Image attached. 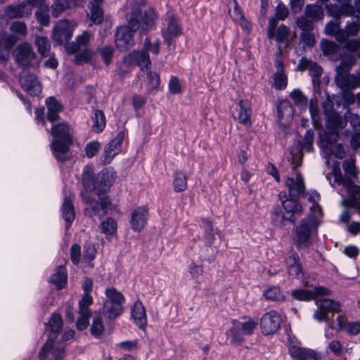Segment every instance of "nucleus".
I'll return each instance as SVG.
<instances>
[{
  "label": "nucleus",
  "instance_id": "f257e3e1",
  "mask_svg": "<svg viewBox=\"0 0 360 360\" xmlns=\"http://www.w3.org/2000/svg\"><path fill=\"white\" fill-rule=\"evenodd\" d=\"M71 127L66 122L52 123L51 132L54 137L51 144L52 153L58 162H65L71 158L70 146L72 143Z\"/></svg>",
  "mask_w": 360,
  "mask_h": 360
},
{
  "label": "nucleus",
  "instance_id": "f03ea898",
  "mask_svg": "<svg viewBox=\"0 0 360 360\" xmlns=\"http://www.w3.org/2000/svg\"><path fill=\"white\" fill-rule=\"evenodd\" d=\"M360 30V24H347L342 29L340 24H326L325 32L327 35L334 37L339 42H345V48L351 52L360 49V39H351Z\"/></svg>",
  "mask_w": 360,
  "mask_h": 360
},
{
  "label": "nucleus",
  "instance_id": "7ed1b4c3",
  "mask_svg": "<svg viewBox=\"0 0 360 360\" xmlns=\"http://www.w3.org/2000/svg\"><path fill=\"white\" fill-rule=\"evenodd\" d=\"M319 223L312 214L302 219L298 225L292 229V239L298 248H307L313 234L317 233Z\"/></svg>",
  "mask_w": 360,
  "mask_h": 360
},
{
  "label": "nucleus",
  "instance_id": "20e7f679",
  "mask_svg": "<svg viewBox=\"0 0 360 360\" xmlns=\"http://www.w3.org/2000/svg\"><path fill=\"white\" fill-rule=\"evenodd\" d=\"M105 295L106 298L103 303V314L109 320L116 319L123 312L125 298L122 293L114 287L106 288Z\"/></svg>",
  "mask_w": 360,
  "mask_h": 360
},
{
  "label": "nucleus",
  "instance_id": "39448f33",
  "mask_svg": "<svg viewBox=\"0 0 360 360\" xmlns=\"http://www.w3.org/2000/svg\"><path fill=\"white\" fill-rule=\"evenodd\" d=\"M12 34L3 33L0 39V61H6L8 59V51L20 39V36L27 34L26 24H11L10 27Z\"/></svg>",
  "mask_w": 360,
  "mask_h": 360
},
{
  "label": "nucleus",
  "instance_id": "423d86ee",
  "mask_svg": "<svg viewBox=\"0 0 360 360\" xmlns=\"http://www.w3.org/2000/svg\"><path fill=\"white\" fill-rule=\"evenodd\" d=\"M81 197L82 201L85 203L84 213L86 216L91 218L97 217L99 219L104 217L108 212L109 206L111 205L110 200L108 197H98L101 202L91 198L87 193L82 192Z\"/></svg>",
  "mask_w": 360,
  "mask_h": 360
},
{
  "label": "nucleus",
  "instance_id": "0eeeda50",
  "mask_svg": "<svg viewBox=\"0 0 360 360\" xmlns=\"http://www.w3.org/2000/svg\"><path fill=\"white\" fill-rule=\"evenodd\" d=\"M13 55L15 63L22 68H30L39 65L37 54L28 42H22L18 45Z\"/></svg>",
  "mask_w": 360,
  "mask_h": 360
},
{
  "label": "nucleus",
  "instance_id": "6e6552de",
  "mask_svg": "<svg viewBox=\"0 0 360 360\" xmlns=\"http://www.w3.org/2000/svg\"><path fill=\"white\" fill-rule=\"evenodd\" d=\"M151 45L150 39L146 38L144 41L143 50L141 51H134L129 53L123 58V65L127 67L139 65L141 70L148 69L151 65L148 53Z\"/></svg>",
  "mask_w": 360,
  "mask_h": 360
},
{
  "label": "nucleus",
  "instance_id": "1a4fd4ad",
  "mask_svg": "<svg viewBox=\"0 0 360 360\" xmlns=\"http://www.w3.org/2000/svg\"><path fill=\"white\" fill-rule=\"evenodd\" d=\"M339 135L338 134H333L330 136L322 137L321 148L324 153V158L327 165L330 164L331 155L338 159H342L345 157V153L342 146L337 143Z\"/></svg>",
  "mask_w": 360,
  "mask_h": 360
},
{
  "label": "nucleus",
  "instance_id": "9d476101",
  "mask_svg": "<svg viewBox=\"0 0 360 360\" xmlns=\"http://www.w3.org/2000/svg\"><path fill=\"white\" fill-rule=\"evenodd\" d=\"M314 131L312 129H308L302 141H299L296 147H292L290 149V155H292V165L293 170H296L302 162V150L304 149L307 152L313 150Z\"/></svg>",
  "mask_w": 360,
  "mask_h": 360
},
{
  "label": "nucleus",
  "instance_id": "9b49d317",
  "mask_svg": "<svg viewBox=\"0 0 360 360\" xmlns=\"http://www.w3.org/2000/svg\"><path fill=\"white\" fill-rule=\"evenodd\" d=\"M56 337H50L42 346L39 353V360H46L51 357L53 360H63L65 356V347L56 341Z\"/></svg>",
  "mask_w": 360,
  "mask_h": 360
},
{
  "label": "nucleus",
  "instance_id": "f8f14e48",
  "mask_svg": "<svg viewBox=\"0 0 360 360\" xmlns=\"http://www.w3.org/2000/svg\"><path fill=\"white\" fill-rule=\"evenodd\" d=\"M317 309L314 313L316 321H328L330 320L329 312H337L340 309V304L330 299H319L316 301Z\"/></svg>",
  "mask_w": 360,
  "mask_h": 360
},
{
  "label": "nucleus",
  "instance_id": "ddd939ff",
  "mask_svg": "<svg viewBox=\"0 0 360 360\" xmlns=\"http://www.w3.org/2000/svg\"><path fill=\"white\" fill-rule=\"evenodd\" d=\"M137 24H127L121 25L117 29L115 33L116 45L120 51H126L131 47L134 44L132 29Z\"/></svg>",
  "mask_w": 360,
  "mask_h": 360
},
{
  "label": "nucleus",
  "instance_id": "4468645a",
  "mask_svg": "<svg viewBox=\"0 0 360 360\" xmlns=\"http://www.w3.org/2000/svg\"><path fill=\"white\" fill-rule=\"evenodd\" d=\"M124 138V132L120 131L116 137L105 147L103 153L100 157V162L103 165L110 163L115 156L120 153Z\"/></svg>",
  "mask_w": 360,
  "mask_h": 360
},
{
  "label": "nucleus",
  "instance_id": "2eb2a0df",
  "mask_svg": "<svg viewBox=\"0 0 360 360\" xmlns=\"http://www.w3.org/2000/svg\"><path fill=\"white\" fill-rule=\"evenodd\" d=\"M281 50L279 49L276 53V58L275 60L276 71L273 75L272 86L276 90H284L288 84V75L284 70V63L281 58Z\"/></svg>",
  "mask_w": 360,
  "mask_h": 360
},
{
  "label": "nucleus",
  "instance_id": "dca6fc26",
  "mask_svg": "<svg viewBox=\"0 0 360 360\" xmlns=\"http://www.w3.org/2000/svg\"><path fill=\"white\" fill-rule=\"evenodd\" d=\"M282 319L276 311L264 314L260 319V327L263 334L270 335L276 333L280 328Z\"/></svg>",
  "mask_w": 360,
  "mask_h": 360
},
{
  "label": "nucleus",
  "instance_id": "f3484780",
  "mask_svg": "<svg viewBox=\"0 0 360 360\" xmlns=\"http://www.w3.org/2000/svg\"><path fill=\"white\" fill-rule=\"evenodd\" d=\"M251 114V105L248 100H240L236 107L232 110V115L234 120L248 128L252 126Z\"/></svg>",
  "mask_w": 360,
  "mask_h": 360
},
{
  "label": "nucleus",
  "instance_id": "a211bd4d",
  "mask_svg": "<svg viewBox=\"0 0 360 360\" xmlns=\"http://www.w3.org/2000/svg\"><path fill=\"white\" fill-rule=\"evenodd\" d=\"M32 13V8L25 3L16 5H10L1 13V20L8 21L10 20L23 18Z\"/></svg>",
  "mask_w": 360,
  "mask_h": 360
},
{
  "label": "nucleus",
  "instance_id": "6ab92c4d",
  "mask_svg": "<svg viewBox=\"0 0 360 360\" xmlns=\"http://www.w3.org/2000/svg\"><path fill=\"white\" fill-rule=\"evenodd\" d=\"M115 179V172L112 168L102 170L97 176L96 195L103 196L110 188Z\"/></svg>",
  "mask_w": 360,
  "mask_h": 360
},
{
  "label": "nucleus",
  "instance_id": "aec40b11",
  "mask_svg": "<svg viewBox=\"0 0 360 360\" xmlns=\"http://www.w3.org/2000/svg\"><path fill=\"white\" fill-rule=\"evenodd\" d=\"M19 80L22 88L31 96H37L41 92V84L35 75L22 72Z\"/></svg>",
  "mask_w": 360,
  "mask_h": 360
},
{
  "label": "nucleus",
  "instance_id": "412c9836",
  "mask_svg": "<svg viewBox=\"0 0 360 360\" xmlns=\"http://www.w3.org/2000/svg\"><path fill=\"white\" fill-rule=\"evenodd\" d=\"M331 291L323 286H319L314 288L313 290L297 289L292 291L291 295L299 301H310L315 299L317 296L330 295Z\"/></svg>",
  "mask_w": 360,
  "mask_h": 360
},
{
  "label": "nucleus",
  "instance_id": "4be33fe9",
  "mask_svg": "<svg viewBox=\"0 0 360 360\" xmlns=\"http://www.w3.org/2000/svg\"><path fill=\"white\" fill-rule=\"evenodd\" d=\"M289 354L294 360H323V356L318 352L309 348L291 346Z\"/></svg>",
  "mask_w": 360,
  "mask_h": 360
},
{
  "label": "nucleus",
  "instance_id": "5701e85b",
  "mask_svg": "<svg viewBox=\"0 0 360 360\" xmlns=\"http://www.w3.org/2000/svg\"><path fill=\"white\" fill-rule=\"evenodd\" d=\"M148 210L143 206L136 208L131 213L130 226L133 231H140L146 224Z\"/></svg>",
  "mask_w": 360,
  "mask_h": 360
},
{
  "label": "nucleus",
  "instance_id": "b1692460",
  "mask_svg": "<svg viewBox=\"0 0 360 360\" xmlns=\"http://www.w3.org/2000/svg\"><path fill=\"white\" fill-rule=\"evenodd\" d=\"M297 69L301 71L308 70L312 78L314 85L320 82L319 78L323 73V70L316 63L306 58H302L298 63Z\"/></svg>",
  "mask_w": 360,
  "mask_h": 360
},
{
  "label": "nucleus",
  "instance_id": "393cba45",
  "mask_svg": "<svg viewBox=\"0 0 360 360\" xmlns=\"http://www.w3.org/2000/svg\"><path fill=\"white\" fill-rule=\"evenodd\" d=\"M347 124L346 120L337 112H332L327 116L326 127L328 132L323 136H330L333 134L339 135V131Z\"/></svg>",
  "mask_w": 360,
  "mask_h": 360
},
{
  "label": "nucleus",
  "instance_id": "a878e982",
  "mask_svg": "<svg viewBox=\"0 0 360 360\" xmlns=\"http://www.w3.org/2000/svg\"><path fill=\"white\" fill-rule=\"evenodd\" d=\"M332 328L345 330L349 335H356L360 333V322H347V319L338 315L333 321Z\"/></svg>",
  "mask_w": 360,
  "mask_h": 360
},
{
  "label": "nucleus",
  "instance_id": "bb28decb",
  "mask_svg": "<svg viewBox=\"0 0 360 360\" xmlns=\"http://www.w3.org/2000/svg\"><path fill=\"white\" fill-rule=\"evenodd\" d=\"M157 20V14L154 8H149L143 13L140 8L132 9L129 18V22H149Z\"/></svg>",
  "mask_w": 360,
  "mask_h": 360
},
{
  "label": "nucleus",
  "instance_id": "cd10ccee",
  "mask_svg": "<svg viewBox=\"0 0 360 360\" xmlns=\"http://www.w3.org/2000/svg\"><path fill=\"white\" fill-rule=\"evenodd\" d=\"M289 195L292 198H297L304 191V179L301 174L296 173L295 177H288L285 181Z\"/></svg>",
  "mask_w": 360,
  "mask_h": 360
},
{
  "label": "nucleus",
  "instance_id": "c85d7f7f",
  "mask_svg": "<svg viewBox=\"0 0 360 360\" xmlns=\"http://www.w3.org/2000/svg\"><path fill=\"white\" fill-rule=\"evenodd\" d=\"M277 112L280 123L285 125L292 120L295 110L290 101H283L279 103Z\"/></svg>",
  "mask_w": 360,
  "mask_h": 360
},
{
  "label": "nucleus",
  "instance_id": "c756f323",
  "mask_svg": "<svg viewBox=\"0 0 360 360\" xmlns=\"http://www.w3.org/2000/svg\"><path fill=\"white\" fill-rule=\"evenodd\" d=\"M276 25L277 24H269L267 35L269 39H275L278 44H281L286 41L289 30L283 24L278 27Z\"/></svg>",
  "mask_w": 360,
  "mask_h": 360
},
{
  "label": "nucleus",
  "instance_id": "7c9ffc66",
  "mask_svg": "<svg viewBox=\"0 0 360 360\" xmlns=\"http://www.w3.org/2000/svg\"><path fill=\"white\" fill-rule=\"evenodd\" d=\"M327 8L329 13L336 18L340 17L341 15H356L359 18L358 14H360V0H358L356 3V11H354L348 5H343L341 8H339L337 5H327Z\"/></svg>",
  "mask_w": 360,
  "mask_h": 360
},
{
  "label": "nucleus",
  "instance_id": "2f4dec72",
  "mask_svg": "<svg viewBox=\"0 0 360 360\" xmlns=\"http://www.w3.org/2000/svg\"><path fill=\"white\" fill-rule=\"evenodd\" d=\"M69 25H56L53 28L52 37L58 45H61L65 41H68L72 38L73 29Z\"/></svg>",
  "mask_w": 360,
  "mask_h": 360
},
{
  "label": "nucleus",
  "instance_id": "473e14b6",
  "mask_svg": "<svg viewBox=\"0 0 360 360\" xmlns=\"http://www.w3.org/2000/svg\"><path fill=\"white\" fill-rule=\"evenodd\" d=\"M131 317L139 328L143 329L147 324L145 307L140 301H136L131 308Z\"/></svg>",
  "mask_w": 360,
  "mask_h": 360
},
{
  "label": "nucleus",
  "instance_id": "72a5a7b5",
  "mask_svg": "<svg viewBox=\"0 0 360 360\" xmlns=\"http://www.w3.org/2000/svg\"><path fill=\"white\" fill-rule=\"evenodd\" d=\"M286 267L290 275L300 278L302 277V266L297 253L292 252L286 259Z\"/></svg>",
  "mask_w": 360,
  "mask_h": 360
},
{
  "label": "nucleus",
  "instance_id": "f704fd0d",
  "mask_svg": "<svg viewBox=\"0 0 360 360\" xmlns=\"http://www.w3.org/2000/svg\"><path fill=\"white\" fill-rule=\"evenodd\" d=\"M46 104L48 110L46 114L48 121L51 123L57 122L59 120L58 113L63 110L61 104L52 96L46 98Z\"/></svg>",
  "mask_w": 360,
  "mask_h": 360
},
{
  "label": "nucleus",
  "instance_id": "c9c22d12",
  "mask_svg": "<svg viewBox=\"0 0 360 360\" xmlns=\"http://www.w3.org/2000/svg\"><path fill=\"white\" fill-rule=\"evenodd\" d=\"M62 217L66 222V228L68 229L75 217V212L72 200L70 197L65 196L60 207Z\"/></svg>",
  "mask_w": 360,
  "mask_h": 360
},
{
  "label": "nucleus",
  "instance_id": "e433bc0d",
  "mask_svg": "<svg viewBox=\"0 0 360 360\" xmlns=\"http://www.w3.org/2000/svg\"><path fill=\"white\" fill-rule=\"evenodd\" d=\"M340 67H338V75L335 78L336 83L342 89H354V75H350L347 71L340 72Z\"/></svg>",
  "mask_w": 360,
  "mask_h": 360
},
{
  "label": "nucleus",
  "instance_id": "4c0bfd02",
  "mask_svg": "<svg viewBox=\"0 0 360 360\" xmlns=\"http://www.w3.org/2000/svg\"><path fill=\"white\" fill-rule=\"evenodd\" d=\"M82 181L86 190L85 193L96 191L97 178L95 179L92 167L85 166L83 169Z\"/></svg>",
  "mask_w": 360,
  "mask_h": 360
},
{
  "label": "nucleus",
  "instance_id": "58836bf2",
  "mask_svg": "<svg viewBox=\"0 0 360 360\" xmlns=\"http://www.w3.org/2000/svg\"><path fill=\"white\" fill-rule=\"evenodd\" d=\"M282 205L286 214L292 216V218H295V214H300L302 212V206L295 198L290 197V198L283 200Z\"/></svg>",
  "mask_w": 360,
  "mask_h": 360
},
{
  "label": "nucleus",
  "instance_id": "ea45409f",
  "mask_svg": "<svg viewBox=\"0 0 360 360\" xmlns=\"http://www.w3.org/2000/svg\"><path fill=\"white\" fill-rule=\"evenodd\" d=\"M232 323L233 326L231 328L226 332V335L230 338L231 344L236 345L243 340L244 334L240 328V322L233 320Z\"/></svg>",
  "mask_w": 360,
  "mask_h": 360
},
{
  "label": "nucleus",
  "instance_id": "a19ab883",
  "mask_svg": "<svg viewBox=\"0 0 360 360\" xmlns=\"http://www.w3.org/2000/svg\"><path fill=\"white\" fill-rule=\"evenodd\" d=\"M91 38V34L89 32H84L76 39V43L67 44L65 49L70 54L76 53L79 50L80 46H86Z\"/></svg>",
  "mask_w": 360,
  "mask_h": 360
},
{
  "label": "nucleus",
  "instance_id": "79ce46f5",
  "mask_svg": "<svg viewBox=\"0 0 360 360\" xmlns=\"http://www.w3.org/2000/svg\"><path fill=\"white\" fill-rule=\"evenodd\" d=\"M271 221L275 226H281L285 221H290L292 224L296 222V219L292 216L284 214L279 207H274L271 214Z\"/></svg>",
  "mask_w": 360,
  "mask_h": 360
},
{
  "label": "nucleus",
  "instance_id": "37998d69",
  "mask_svg": "<svg viewBox=\"0 0 360 360\" xmlns=\"http://www.w3.org/2000/svg\"><path fill=\"white\" fill-rule=\"evenodd\" d=\"M66 269L63 265H60L57 271L50 278V282L54 284L57 288H63L67 283Z\"/></svg>",
  "mask_w": 360,
  "mask_h": 360
},
{
  "label": "nucleus",
  "instance_id": "c03bdc74",
  "mask_svg": "<svg viewBox=\"0 0 360 360\" xmlns=\"http://www.w3.org/2000/svg\"><path fill=\"white\" fill-rule=\"evenodd\" d=\"M91 119L93 122L92 130L96 133H101L106 125L104 112L101 110H95Z\"/></svg>",
  "mask_w": 360,
  "mask_h": 360
},
{
  "label": "nucleus",
  "instance_id": "a18cd8bd",
  "mask_svg": "<svg viewBox=\"0 0 360 360\" xmlns=\"http://www.w3.org/2000/svg\"><path fill=\"white\" fill-rule=\"evenodd\" d=\"M202 227L204 230L202 236L205 244L207 246L211 245L215 240L214 229L212 222L207 219H202Z\"/></svg>",
  "mask_w": 360,
  "mask_h": 360
},
{
  "label": "nucleus",
  "instance_id": "49530a36",
  "mask_svg": "<svg viewBox=\"0 0 360 360\" xmlns=\"http://www.w3.org/2000/svg\"><path fill=\"white\" fill-rule=\"evenodd\" d=\"M174 190L175 192H182L187 188V176L181 171H176L173 180Z\"/></svg>",
  "mask_w": 360,
  "mask_h": 360
},
{
  "label": "nucleus",
  "instance_id": "de8ad7c7",
  "mask_svg": "<svg viewBox=\"0 0 360 360\" xmlns=\"http://www.w3.org/2000/svg\"><path fill=\"white\" fill-rule=\"evenodd\" d=\"M99 229L102 233L106 236H113L117 232V224L114 219L108 217L101 221Z\"/></svg>",
  "mask_w": 360,
  "mask_h": 360
},
{
  "label": "nucleus",
  "instance_id": "09e8293b",
  "mask_svg": "<svg viewBox=\"0 0 360 360\" xmlns=\"http://www.w3.org/2000/svg\"><path fill=\"white\" fill-rule=\"evenodd\" d=\"M311 25L312 24H298L299 27L302 30L301 40L304 45L308 47H312L315 44L314 36L308 30Z\"/></svg>",
  "mask_w": 360,
  "mask_h": 360
},
{
  "label": "nucleus",
  "instance_id": "8fccbe9b",
  "mask_svg": "<svg viewBox=\"0 0 360 360\" xmlns=\"http://www.w3.org/2000/svg\"><path fill=\"white\" fill-rule=\"evenodd\" d=\"M181 32V28L179 24H167L166 30H162V37L165 41L169 45L171 44V38L176 37Z\"/></svg>",
  "mask_w": 360,
  "mask_h": 360
},
{
  "label": "nucleus",
  "instance_id": "3c124183",
  "mask_svg": "<svg viewBox=\"0 0 360 360\" xmlns=\"http://www.w3.org/2000/svg\"><path fill=\"white\" fill-rule=\"evenodd\" d=\"M35 45L37 50L42 57H46L49 55L51 44L47 37H37L35 39Z\"/></svg>",
  "mask_w": 360,
  "mask_h": 360
},
{
  "label": "nucleus",
  "instance_id": "603ef678",
  "mask_svg": "<svg viewBox=\"0 0 360 360\" xmlns=\"http://www.w3.org/2000/svg\"><path fill=\"white\" fill-rule=\"evenodd\" d=\"M305 13L308 20L319 21L323 16L321 8L316 5L307 6Z\"/></svg>",
  "mask_w": 360,
  "mask_h": 360
},
{
  "label": "nucleus",
  "instance_id": "864d4df0",
  "mask_svg": "<svg viewBox=\"0 0 360 360\" xmlns=\"http://www.w3.org/2000/svg\"><path fill=\"white\" fill-rule=\"evenodd\" d=\"M321 48L323 54L330 58L336 56L338 50V46L333 41L329 40H323Z\"/></svg>",
  "mask_w": 360,
  "mask_h": 360
},
{
  "label": "nucleus",
  "instance_id": "5fc2aeb1",
  "mask_svg": "<svg viewBox=\"0 0 360 360\" xmlns=\"http://www.w3.org/2000/svg\"><path fill=\"white\" fill-rule=\"evenodd\" d=\"M105 327L101 316H95L91 326V333L95 338H99L104 332Z\"/></svg>",
  "mask_w": 360,
  "mask_h": 360
},
{
  "label": "nucleus",
  "instance_id": "6e6d98bb",
  "mask_svg": "<svg viewBox=\"0 0 360 360\" xmlns=\"http://www.w3.org/2000/svg\"><path fill=\"white\" fill-rule=\"evenodd\" d=\"M264 297L271 301H283L285 298L283 294L278 287H271L264 292Z\"/></svg>",
  "mask_w": 360,
  "mask_h": 360
},
{
  "label": "nucleus",
  "instance_id": "4d7b16f0",
  "mask_svg": "<svg viewBox=\"0 0 360 360\" xmlns=\"http://www.w3.org/2000/svg\"><path fill=\"white\" fill-rule=\"evenodd\" d=\"M294 103L301 108H306L308 99L299 89H294L290 95Z\"/></svg>",
  "mask_w": 360,
  "mask_h": 360
},
{
  "label": "nucleus",
  "instance_id": "13d9d810",
  "mask_svg": "<svg viewBox=\"0 0 360 360\" xmlns=\"http://www.w3.org/2000/svg\"><path fill=\"white\" fill-rule=\"evenodd\" d=\"M49 327L53 334H58L63 327V320L60 315L53 313L49 322Z\"/></svg>",
  "mask_w": 360,
  "mask_h": 360
},
{
  "label": "nucleus",
  "instance_id": "bf43d9fd",
  "mask_svg": "<svg viewBox=\"0 0 360 360\" xmlns=\"http://www.w3.org/2000/svg\"><path fill=\"white\" fill-rule=\"evenodd\" d=\"M93 304V298L90 294L84 293L82 298L79 301V313L87 314L91 313L89 307Z\"/></svg>",
  "mask_w": 360,
  "mask_h": 360
},
{
  "label": "nucleus",
  "instance_id": "052dcab7",
  "mask_svg": "<svg viewBox=\"0 0 360 360\" xmlns=\"http://www.w3.org/2000/svg\"><path fill=\"white\" fill-rule=\"evenodd\" d=\"M69 7L70 3L67 0H55L52 4L53 15L58 17Z\"/></svg>",
  "mask_w": 360,
  "mask_h": 360
},
{
  "label": "nucleus",
  "instance_id": "680f3d73",
  "mask_svg": "<svg viewBox=\"0 0 360 360\" xmlns=\"http://www.w3.org/2000/svg\"><path fill=\"white\" fill-rule=\"evenodd\" d=\"M91 20L94 22H101L103 20L108 21V18L104 17L103 10L98 5L92 4L91 8Z\"/></svg>",
  "mask_w": 360,
  "mask_h": 360
},
{
  "label": "nucleus",
  "instance_id": "e2e57ef3",
  "mask_svg": "<svg viewBox=\"0 0 360 360\" xmlns=\"http://www.w3.org/2000/svg\"><path fill=\"white\" fill-rule=\"evenodd\" d=\"M148 90L155 89L160 85V77L155 72L149 71L147 74Z\"/></svg>",
  "mask_w": 360,
  "mask_h": 360
},
{
  "label": "nucleus",
  "instance_id": "0e129e2a",
  "mask_svg": "<svg viewBox=\"0 0 360 360\" xmlns=\"http://www.w3.org/2000/svg\"><path fill=\"white\" fill-rule=\"evenodd\" d=\"M91 51L88 49H85L81 53L75 55L74 61L77 65H82L84 63L89 62L91 58Z\"/></svg>",
  "mask_w": 360,
  "mask_h": 360
},
{
  "label": "nucleus",
  "instance_id": "69168bd1",
  "mask_svg": "<svg viewBox=\"0 0 360 360\" xmlns=\"http://www.w3.org/2000/svg\"><path fill=\"white\" fill-rule=\"evenodd\" d=\"M116 348L121 352H132L137 348L136 340H127L116 345Z\"/></svg>",
  "mask_w": 360,
  "mask_h": 360
},
{
  "label": "nucleus",
  "instance_id": "338daca9",
  "mask_svg": "<svg viewBox=\"0 0 360 360\" xmlns=\"http://www.w3.org/2000/svg\"><path fill=\"white\" fill-rule=\"evenodd\" d=\"M169 91L172 94H179L181 92V85L177 77L172 76L168 84Z\"/></svg>",
  "mask_w": 360,
  "mask_h": 360
},
{
  "label": "nucleus",
  "instance_id": "774afa93",
  "mask_svg": "<svg viewBox=\"0 0 360 360\" xmlns=\"http://www.w3.org/2000/svg\"><path fill=\"white\" fill-rule=\"evenodd\" d=\"M101 144L98 141H91L85 147V153L89 158L94 157L98 152Z\"/></svg>",
  "mask_w": 360,
  "mask_h": 360
}]
</instances>
